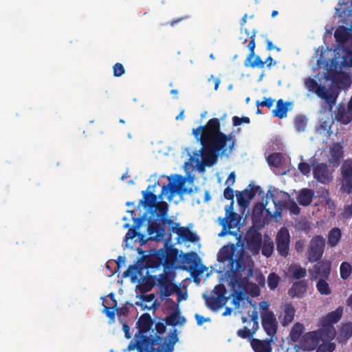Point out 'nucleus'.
<instances>
[{"instance_id":"nucleus-1","label":"nucleus","mask_w":352,"mask_h":352,"mask_svg":"<svg viewBox=\"0 0 352 352\" xmlns=\"http://www.w3.org/2000/svg\"><path fill=\"white\" fill-rule=\"evenodd\" d=\"M192 133L202 146L195 153L199 172L204 171L206 166L210 167L217 164L219 155L229 156L233 151L236 138L221 131L218 118L210 119L206 125L193 129Z\"/></svg>"},{"instance_id":"nucleus-2","label":"nucleus","mask_w":352,"mask_h":352,"mask_svg":"<svg viewBox=\"0 0 352 352\" xmlns=\"http://www.w3.org/2000/svg\"><path fill=\"white\" fill-rule=\"evenodd\" d=\"M153 325V320L148 313L140 316L136 322L138 333L134 336L127 346L128 351L137 349L138 352H173L175 344L178 341L177 329L170 332L166 340L160 336H147L148 333Z\"/></svg>"},{"instance_id":"nucleus-3","label":"nucleus","mask_w":352,"mask_h":352,"mask_svg":"<svg viewBox=\"0 0 352 352\" xmlns=\"http://www.w3.org/2000/svg\"><path fill=\"white\" fill-rule=\"evenodd\" d=\"M217 260L228 267L232 278L235 281L240 280L243 274L248 278L253 276L254 261L243 248H237L233 244L225 245L219 250Z\"/></svg>"},{"instance_id":"nucleus-4","label":"nucleus","mask_w":352,"mask_h":352,"mask_svg":"<svg viewBox=\"0 0 352 352\" xmlns=\"http://www.w3.org/2000/svg\"><path fill=\"white\" fill-rule=\"evenodd\" d=\"M168 224L170 228V232L176 233L178 238L183 241H189L195 243L199 241V236L194 232H191L188 228L179 227V223L174 222L171 219H162L159 214H154L153 217L148 221V227L147 228L148 234L150 236L149 239L160 241L166 235L164 226Z\"/></svg>"},{"instance_id":"nucleus-5","label":"nucleus","mask_w":352,"mask_h":352,"mask_svg":"<svg viewBox=\"0 0 352 352\" xmlns=\"http://www.w3.org/2000/svg\"><path fill=\"white\" fill-rule=\"evenodd\" d=\"M226 292V289L223 284L216 285L210 296H204L207 307L213 311H217L222 308L228 300L225 297Z\"/></svg>"},{"instance_id":"nucleus-6","label":"nucleus","mask_w":352,"mask_h":352,"mask_svg":"<svg viewBox=\"0 0 352 352\" xmlns=\"http://www.w3.org/2000/svg\"><path fill=\"white\" fill-rule=\"evenodd\" d=\"M176 253L170 252L167 254L163 263L164 273L160 274L157 280L160 287L169 284L173 280L175 274L173 272V268Z\"/></svg>"},{"instance_id":"nucleus-7","label":"nucleus","mask_w":352,"mask_h":352,"mask_svg":"<svg viewBox=\"0 0 352 352\" xmlns=\"http://www.w3.org/2000/svg\"><path fill=\"white\" fill-rule=\"evenodd\" d=\"M325 240L323 236L317 235L314 236L310 242L307 250V258L309 262L314 263L320 260L324 254Z\"/></svg>"},{"instance_id":"nucleus-8","label":"nucleus","mask_w":352,"mask_h":352,"mask_svg":"<svg viewBox=\"0 0 352 352\" xmlns=\"http://www.w3.org/2000/svg\"><path fill=\"white\" fill-rule=\"evenodd\" d=\"M245 240L248 248L252 252V254H258L262 245V235L254 227L250 228L245 235Z\"/></svg>"},{"instance_id":"nucleus-9","label":"nucleus","mask_w":352,"mask_h":352,"mask_svg":"<svg viewBox=\"0 0 352 352\" xmlns=\"http://www.w3.org/2000/svg\"><path fill=\"white\" fill-rule=\"evenodd\" d=\"M276 249L279 254L282 256H287L289 253V245L290 236L289 231L285 228H282L278 232L276 235Z\"/></svg>"},{"instance_id":"nucleus-10","label":"nucleus","mask_w":352,"mask_h":352,"mask_svg":"<svg viewBox=\"0 0 352 352\" xmlns=\"http://www.w3.org/2000/svg\"><path fill=\"white\" fill-rule=\"evenodd\" d=\"M342 177V188L344 192L350 194L352 192V160H345L341 166Z\"/></svg>"},{"instance_id":"nucleus-11","label":"nucleus","mask_w":352,"mask_h":352,"mask_svg":"<svg viewBox=\"0 0 352 352\" xmlns=\"http://www.w3.org/2000/svg\"><path fill=\"white\" fill-rule=\"evenodd\" d=\"M178 178V184L168 183L167 185L163 186L162 188V195H173L175 192H178L180 194L183 193H192V188H187L184 186L185 183L184 178L181 175H177Z\"/></svg>"},{"instance_id":"nucleus-12","label":"nucleus","mask_w":352,"mask_h":352,"mask_svg":"<svg viewBox=\"0 0 352 352\" xmlns=\"http://www.w3.org/2000/svg\"><path fill=\"white\" fill-rule=\"evenodd\" d=\"M262 326L267 336L273 338L278 329V322L274 313L268 311L261 316Z\"/></svg>"},{"instance_id":"nucleus-13","label":"nucleus","mask_w":352,"mask_h":352,"mask_svg":"<svg viewBox=\"0 0 352 352\" xmlns=\"http://www.w3.org/2000/svg\"><path fill=\"white\" fill-rule=\"evenodd\" d=\"M313 175L314 179L324 184H329L333 178L332 171L324 163H319L314 167Z\"/></svg>"},{"instance_id":"nucleus-14","label":"nucleus","mask_w":352,"mask_h":352,"mask_svg":"<svg viewBox=\"0 0 352 352\" xmlns=\"http://www.w3.org/2000/svg\"><path fill=\"white\" fill-rule=\"evenodd\" d=\"M320 341L322 340L318 331H309L303 336L301 346L304 350L312 351L317 348Z\"/></svg>"},{"instance_id":"nucleus-15","label":"nucleus","mask_w":352,"mask_h":352,"mask_svg":"<svg viewBox=\"0 0 352 352\" xmlns=\"http://www.w3.org/2000/svg\"><path fill=\"white\" fill-rule=\"evenodd\" d=\"M226 216L222 220V225L224 228L232 229L236 228L240 223V217L233 211L232 204L226 207Z\"/></svg>"},{"instance_id":"nucleus-16","label":"nucleus","mask_w":352,"mask_h":352,"mask_svg":"<svg viewBox=\"0 0 352 352\" xmlns=\"http://www.w3.org/2000/svg\"><path fill=\"white\" fill-rule=\"evenodd\" d=\"M261 189L258 186H252L250 190L245 189L236 194L238 204L241 207L246 208L250 204V201L254 198L257 191Z\"/></svg>"},{"instance_id":"nucleus-17","label":"nucleus","mask_w":352,"mask_h":352,"mask_svg":"<svg viewBox=\"0 0 352 352\" xmlns=\"http://www.w3.org/2000/svg\"><path fill=\"white\" fill-rule=\"evenodd\" d=\"M308 283L307 280H300L292 284L288 290V295L292 298H302L307 292Z\"/></svg>"},{"instance_id":"nucleus-18","label":"nucleus","mask_w":352,"mask_h":352,"mask_svg":"<svg viewBox=\"0 0 352 352\" xmlns=\"http://www.w3.org/2000/svg\"><path fill=\"white\" fill-rule=\"evenodd\" d=\"M314 265V272H311L313 278H317L318 276H321L324 278H327L331 272V264L329 262L325 261H318Z\"/></svg>"},{"instance_id":"nucleus-19","label":"nucleus","mask_w":352,"mask_h":352,"mask_svg":"<svg viewBox=\"0 0 352 352\" xmlns=\"http://www.w3.org/2000/svg\"><path fill=\"white\" fill-rule=\"evenodd\" d=\"M336 119L343 124H348L352 120V110L346 108L344 104H340L336 114Z\"/></svg>"},{"instance_id":"nucleus-20","label":"nucleus","mask_w":352,"mask_h":352,"mask_svg":"<svg viewBox=\"0 0 352 352\" xmlns=\"http://www.w3.org/2000/svg\"><path fill=\"white\" fill-rule=\"evenodd\" d=\"M157 184L159 185L157 182ZM156 184L153 186H148L146 191H142L143 199L141 202L144 207L153 208L156 206L157 196L152 192Z\"/></svg>"},{"instance_id":"nucleus-21","label":"nucleus","mask_w":352,"mask_h":352,"mask_svg":"<svg viewBox=\"0 0 352 352\" xmlns=\"http://www.w3.org/2000/svg\"><path fill=\"white\" fill-rule=\"evenodd\" d=\"M315 93L319 98L324 100L331 107L336 102L338 94H335L333 92H329L324 86L319 85Z\"/></svg>"},{"instance_id":"nucleus-22","label":"nucleus","mask_w":352,"mask_h":352,"mask_svg":"<svg viewBox=\"0 0 352 352\" xmlns=\"http://www.w3.org/2000/svg\"><path fill=\"white\" fill-rule=\"evenodd\" d=\"M296 309L291 303L285 304L282 316L280 317L281 324L284 327L289 325L294 319Z\"/></svg>"},{"instance_id":"nucleus-23","label":"nucleus","mask_w":352,"mask_h":352,"mask_svg":"<svg viewBox=\"0 0 352 352\" xmlns=\"http://www.w3.org/2000/svg\"><path fill=\"white\" fill-rule=\"evenodd\" d=\"M322 328L318 330V332L321 338L322 341H331L336 335V331L334 327L331 324L321 322Z\"/></svg>"},{"instance_id":"nucleus-24","label":"nucleus","mask_w":352,"mask_h":352,"mask_svg":"<svg viewBox=\"0 0 352 352\" xmlns=\"http://www.w3.org/2000/svg\"><path fill=\"white\" fill-rule=\"evenodd\" d=\"M272 339L261 340L257 338H252L250 344L254 352H272Z\"/></svg>"},{"instance_id":"nucleus-25","label":"nucleus","mask_w":352,"mask_h":352,"mask_svg":"<svg viewBox=\"0 0 352 352\" xmlns=\"http://www.w3.org/2000/svg\"><path fill=\"white\" fill-rule=\"evenodd\" d=\"M292 105L291 102H284L282 99H279L276 102V109L272 111L273 116L283 119L287 116L288 107Z\"/></svg>"},{"instance_id":"nucleus-26","label":"nucleus","mask_w":352,"mask_h":352,"mask_svg":"<svg viewBox=\"0 0 352 352\" xmlns=\"http://www.w3.org/2000/svg\"><path fill=\"white\" fill-rule=\"evenodd\" d=\"M314 195L313 190L304 188L300 192L297 199L300 205L307 206L312 202Z\"/></svg>"},{"instance_id":"nucleus-27","label":"nucleus","mask_w":352,"mask_h":352,"mask_svg":"<svg viewBox=\"0 0 352 352\" xmlns=\"http://www.w3.org/2000/svg\"><path fill=\"white\" fill-rule=\"evenodd\" d=\"M288 272L291 278L294 280H300L307 276V270L297 264L290 265Z\"/></svg>"},{"instance_id":"nucleus-28","label":"nucleus","mask_w":352,"mask_h":352,"mask_svg":"<svg viewBox=\"0 0 352 352\" xmlns=\"http://www.w3.org/2000/svg\"><path fill=\"white\" fill-rule=\"evenodd\" d=\"M342 237V232L339 228H333L327 235V243L329 246L336 247L340 242Z\"/></svg>"},{"instance_id":"nucleus-29","label":"nucleus","mask_w":352,"mask_h":352,"mask_svg":"<svg viewBox=\"0 0 352 352\" xmlns=\"http://www.w3.org/2000/svg\"><path fill=\"white\" fill-rule=\"evenodd\" d=\"M343 313V309L341 307H338L336 310L329 313L325 317L322 318L321 322L331 324L333 325L337 323L341 318Z\"/></svg>"},{"instance_id":"nucleus-30","label":"nucleus","mask_w":352,"mask_h":352,"mask_svg":"<svg viewBox=\"0 0 352 352\" xmlns=\"http://www.w3.org/2000/svg\"><path fill=\"white\" fill-rule=\"evenodd\" d=\"M179 310L175 309L170 313V314L166 316L164 321L167 325L176 326L179 324H183L185 322V318L179 316Z\"/></svg>"},{"instance_id":"nucleus-31","label":"nucleus","mask_w":352,"mask_h":352,"mask_svg":"<svg viewBox=\"0 0 352 352\" xmlns=\"http://www.w3.org/2000/svg\"><path fill=\"white\" fill-rule=\"evenodd\" d=\"M352 336V322L342 324L338 339L340 342H346Z\"/></svg>"},{"instance_id":"nucleus-32","label":"nucleus","mask_w":352,"mask_h":352,"mask_svg":"<svg viewBox=\"0 0 352 352\" xmlns=\"http://www.w3.org/2000/svg\"><path fill=\"white\" fill-rule=\"evenodd\" d=\"M334 37L340 45H343L350 38L349 30L345 27L340 26L336 30Z\"/></svg>"},{"instance_id":"nucleus-33","label":"nucleus","mask_w":352,"mask_h":352,"mask_svg":"<svg viewBox=\"0 0 352 352\" xmlns=\"http://www.w3.org/2000/svg\"><path fill=\"white\" fill-rule=\"evenodd\" d=\"M331 156L332 161L336 163H339L340 160L344 156L343 146L340 143H336L331 148Z\"/></svg>"},{"instance_id":"nucleus-34","label":"nucleus","mask_w":352,"mask_h":352,"mask_svg":"<svg viewBox=\"0 0 352 352\" xmlns=\"http://www.w3.org/2000/svg\"><path fill=\"white\" fill-rule=\"evenodd\" d=\"M305 327L302 324L296 322L294 324L289 333V337L292 341L296 342L300 340Z\"/></svg>"},{"instance_id":"nucleus-35","label":"nucleus","mask_w":352,"mask_h":352,"mask_svg":"<svg viewBox=\"0 0 352 352\" xmlns=\"http://www.w3.org/2000/svg\"><path fill=\"white\" fill-rule=\"evenodd\" d=\"M344 55L342 56V60L341 62V65L344 67H352V40L350 42V44L344 48Z\"/></svg>"},{"instance_id":"nucleus-36","label":"nucleus","mask_w":352,"mask_h":352,"mask_svg":"<svg viewBox=\"0 0 352 352\" xmlns=\"http://www.w3.org/2000/svg\"><path fill=\"white\" fill-rule=\"evenodd\" d=\"M160 289L161 295L165 298L170 296L175 292H179L178 286L173 283L160 287Z\"/></svg>"},{"instance_id":"nucleus-37","label":"nucleus","mask_w":352,"mask_h":352,"mask_svg":"<svg viewBox=\"0 0 352 352\" xmlns=\"http://www.w3.org/2000/svg\"><path fill=\"white\" fill-rule=\"evenodd\" d=\"M282 158L281 153H273L267 157V161L270 166L278 168L280 167L282 164Z\"/></svg>"},{"instance_id":"nucleus-38","label":"nucleus","mask_w":352,"mask_h":352,"mask_svg":"<svg viewBox=\"0 0 352 352\" xmlns=\"http://www.w3.org/2000/svg\"><path fill=\"white\" fill-rule=\"evenodd\" d=\"M307 124V119L303 115H298L294 119V127L298 132L304 131Z\"/></svg>"},{"instance_id":"nucleus-39","label":"nucleus","mask_w":352,"mask_h":352,"mask_svg":"<svg viewBox=\"0 0 352 352\" xmlns=\"http://www.w3.org/2000/svg\"><path fill=\"white\" fill-rule=\"evenodd\" d=\"M340 277L343 280H346L352 274V263L344 261L342 262L340 267Z\"/></svg>"},{"instance_id":"nucleus-40","label":"nucleus","mask_w":352,"mask_h":352,"mask_svg":"<svg viewBox=\"0 0 352 352\" xmlns=\"http://www.w3.org/2000/svg\"><path fill=\"white\" fill-rule=\"evenodd\" d=\"M145 267H142L140 265H131L128 269L123 273L124 277L128 276H136L138 274L141 275L142 271L144 270Z\"/></svg>"},{"instance_id":"nucleus-41","label":"nucleus","mask_w":352,"mask_h":352,"mask_svg":"<svg viewBox=\"0 0 352 352\" xmlns=\"http://www.w3.org/2000/svg\"><path fill=\"white\" fill-rule=\"evenodd\" d=\"M316 288L318 292L322 295H329L331 293L328 283L324 278L318 280L316 284Z\"/></svg>"},{"instance_id":"nucleus-42","label":"nucleus","mask_w":352,"mask_h":352,"mask_svg":"<svg viewBox=\"0 0 352 352\" xmlns=\"http://www.w3.org/2000/svg\"><path fill=\"white\" fill-rule=\"evenodd\" d=\"M197 253L190 252L185 254L182 258V262L188 265L192 269L196 264Z\"/></svg>"},{"instance_id":"nucleus-43","label":"nucleus","mask_w":352,"mask_h":352,"mask_svg":"<svg viewBox=\"0 0 352 352\" xmlns=\"http://www.w3.org/2000/svg\"><path fill=\"white\" fill-rule=\"evenodd\" d=\"M255 36H256V31L254 30L253 32H252V34L250 37V41L248 45V49L250 50V53H249L248 56L246 58V62L252 60V58L255 56V53H254V49H255V47H256Z\"/></svg>"},{"instance_id":"nucleus-44","label":"nucleus","mask_w":352,"mask_h":352,"mask_svg":"<svg viewBox=\"0 0 352 352\" xmlns=\"http://www.w3.org/2000/svg\"><path fill=\"white\" fill-rule=\"evenodd\" d=\"M280 278L275 273H270L267 277L268 287L271 290H274L278 285Z\"/></svg>"},{"instance_id":"nucleus-45","label":"nucleus","mask_w":352,"mask_h":352,"mask_svg":"<svg viewBox=\"0 0 352 352\" xmlns=\"http://www.w3.org/2000/svg\"><path fill=\"white\" fill-rule=\"evenodd\" d=\"M244 65L246 67H250L252 68L258 67V68H263L264 67V62L261 60L260 56H254V61L249 60L246 62V59L244 61Z\"/></svg>"},{"instance_id":"nucleus-46","label":"nucleus","mask_w":352,"mask_h":352,"mask_svg":"<svg viewBox=\"0 0 352 352\" xmlns=\"http://www.w3.org/2000/svg\"><path fill=\"white\" fill-rule=\"evenodd\" d=\"M283 206L294 214H298L300 213V208L293 200L289 199L287 201L284 202Z\"/></svg>"},{"instance_id":"nucleus-47","label":"nucleus","mask_w":352,"mask_h":352,"mask_svg":"<svg viewBox=\"0 0 352 352\" xmlns=\"http://www.w3.org/2000/svg\"><path fill=\"white\" fill-rule=\"evenodd\" d=\"M102 305H106L111 309H116L118 305V302L115 298V295L113 293L108 294L105 298H102Z\"/></svg>"},{"instance_id":"nucleus-48","label":"nucleus","mask_w":352,"mask_h":352,"mask_svg":"<svg viewBox=\"0 0 352 352\" xmlns=\"http://www.w3.org/2000/svg\"><path fill=\"white\" fill-rule=\"evenodd\" d=\"M336 349V344L333 342H324L318 345L316 352H333Z\"/></svg>"},{"instance_id":"nucleus-49","label":"nucleus","mask_w":352,"mask_h":352,"mask_svg":"<svg viewBox=\"0 0 352 352\" xmlns=\"http://www.w3.org/2000/svg\"><path fill=\"white\" fill-rule=\"evenodd\" d=\"M262 254L266 257H270L274 250V243L272 241L267 242L265 241L263 245H261Z\"/></svg>"},{"instance_id":"nucleus-50","label":"nucleus","mask_w":352,"mask_h":352,"mask_svg":"<svg viewBox=\"0 0 352 352\" xmlns=\"http://www.w3.org/2000/svg\"><path fill=\"white\" fill-rule=\"evenodd\" d=\"M137 235L140 236V241H142V243H144L146 241V239H144V235L141 234H138L136 231V228H130L125 235V241H127L129 239H134Z\"/></svg>"},{"instance_id":"nucleus-51","label":"nucleus","mask_w":352,"mask_h":352,"mask_svg":"<svg viewBox=\"0 0 352 352\" xmlns=\"http://www.w3.org/2000/svg\"><path fill=\"white\" fill-rule=\"evenodd\" d=\"M254 333V331H251V330L246 327H243L236 332L237 336L243 339L251 338Z\"/></svg>"},{"instance_id":"nucleus-52","label":"nucleus","mask_w":352,"mask_h":352,"mask_svg":"<svg viewBox=\"0 0 352 352\" xmlns=\"http://www.w3.org/2000/svg\"><path fill=\"white\" fill-rule=\"evenodd\" d=\"M115 311L116 309H111L107 305H103V312L109 318V323L115 321Z\"/></svg>"},{"instance_id":"nucleus-53","label":"nucleus","mask_w":352,"mask_h":352,"mask_svg":"<svg viewBox=\"0 0 352 352\" xmlns=\"http://www.w3.org/2000/svg\"><path fill=\"white\" fill-rule=\"evenodd\" d=\"M113 76L116 77H120L122 75H123L125 72L124 66L120 63H116L113 65Z\"/></svg>"},{"instance_id":"nucleus-54","label":"nucleus","mask_w":352,"mask_h":352,"mask_svg":"<svg viewBox=\"0 0 352 352\" xmlns=\"http://www.w3.org/2000/svg\"><path fill=\"white\" fill-rule=\"evenodd\" d=\"M298 170L303 175L308 176L310 174L311 172V166L309 164L306 162H300L298 164Z\"/></svg>"},{"instance_id":"nucleus-55","label":"nucleus","mask_w":352,"mask_h":352,"mask_svg":"<svg viewBox=\"0 0 352 352\" xmlns=\"http://www.w3.org/2000/svg\"><path fill=\"white\" fill-rule=\"evenodd\" d=\"M305 85L309 91L315 92L320 85L314 78H309L306 80Z\"/></svg>"},{"instance_id":"nucleus-56","label":"nucleus","mask_w":352,"mask_h":352,"mask_svg":"<svg viewBox=\"0 0 352 352\" xmlns=\"http://www.w3.org/2000/svg\"><path fill=\"white\" fill-rule=\"evenodd\" d=\"M223 197L225 199L230 200V204H232V206L234 205V190L230 188V186L228 185L224 189Z\"/></svg>"},{"instance_id":"nucleus-57","label":"nucleus","mask_w":352,"mask_h":352,"mask_svg":"<svg viewBox=\"0 0 352 352\" xmlns=\"http://www.w3.org/2000/svg\"><path fill=\"white\" fill-rule=\"evenodd\" d=\"M157 208H158L159 211H160V213H161L160 214H159V215H160L162 219H164V218L162 217V216L166 215V213H167V204H166V203H165V202H162V203L159 205V206L157 207ZM158 214V213H156V212H152V213L151 214V216H150V217H149L148 220H150L151 218H153V214Z\"/></svg>"},{"instance_id":"nucleus-58","label":"nucleus","mask_w":352,"mask_h":352,"mask_svg":"<svg viewBox=\"0 0 352 352\" xmlns=\"http://www.w3.org/2000/svg\"><path fill=\"white\" fill-rule=\"evenodd\" d=\"M250 120L248 117H242L239 118L238 116H234L232 118V122L234 126H239L242 123L249 124Z\"/></svg>"},{"instance_id":"nucleus-59","label":"nucleus","mask_w":352,"mask_h":352,"mask_svg":"<svg viewBox=\"0 0 352 352\" xmlns=\"http://www.w3.org/2000/svg\"><path fill=\"white\" fill-rule=\"evenodd\" d=\"M166 329V326L164 323L158 322L155 324L156 334L155 336H160L163 334Z\"/></svg>"},{"instance_id":"nucleus-60","label":"nucleus","mask_w":352,"mask_h":352,"mask_svg":"<svg viewBox=\"0 0 352 352\" xmlns=\"http://www.w3.org/2000/svg\"><path fill=\"white\" fill-rule=\"evenodd\" d=\"M116 314L120 320L121 316H126L129 314V309L127 307H116Z\"/></svg>"},{"instance_id":"nucleus-61","label":"nucleus","mask_w":352,"mask_h":352,"mask_svg":"<svg viewBox=\"0 0 352 352\" xmlns=\"http://www.w3.org/2000/svg\"><path fill=\"white\" fill-rule=\"evenodd\" d=\"M274 100L271 98H265V100L261 102H257V106L261 105V107H267L268 108H271L273 106Z\"/></svg>"},{"instance_id":"nucleus-62","label":"nucleus","mask_w":352,"mask_h":352,"mask_svg":"<svg viewBox=\"0 0 352 352\" xmlns=\"http://www.w3.org/2000/svg\"><path fill=\"white\" fill-rule=\"evenodd\" d=\"M342 216L346 219H349L352 217V203L344 207Z\"/></svg>"},{"instance_id":"nucleus-63","label":"nucleus","mask_w":352,"mask_h":352,"mask_svg":"<svg viewBox=\"0 0 352 352\" xmlns=\"http://www.w3.org/2000/svg\"><path fill=\"white\" fill-rule=\"evenodd\" d=\"M122 330L124 333V336L127 339L131 338L132 336L130 333V327L128 325L126 322H123L122 324Z\"/></svg>"},{"instance_id":"nucleus-64","label":"nucleus","mask_w":352,"mask_h":352,"mask_svg":"<svg viewBox=\"0 0 352 352\" xmlns=\"http://www.w3.org/2000/svg\"><path fill=\"white\" fill-rule=\"evenodd\" d=\"M145 220V217H139L134 219V228L138 229L143 223Z\"/></svg>"}]
</instances>
